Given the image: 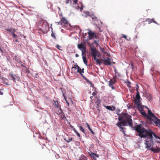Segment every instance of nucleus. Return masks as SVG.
Here are the masks:
<instances>
[{"label": "nucleus", "instance_id": "1", "mask_svg": "<svg viewBox=\"0 0 160 160\" xmlns=\"http://www.w3.org/2000/svg\"><path fill=\"white\" fill-rule=\"evenodd\" d=\"M133 130H135L138 133L137 135L141 137V138H146L148 136L149 138L150 143L153 145L154 141L153 137L155 133L150 129H146L143 128L141 124H137L133 127Z\"/></svg>", "mask_w": 160, "mask_h": 160}, {"label": "nucleus", "instance_id": "2", "mask_svg": "<svg viewBox=\"0 0 160 160\" xmlns=\"http://www.w3.org/2000/svg\"><path fill=\"white\" fill-rule=\"evenodd\" d=\"M147 122L150 124H152L154 126L160 127V119L156 116L152 117H148Z\"/></svg>", "mask_w": 160, "mask_h": 160}, {"label": "nucleus", "instance_id": "3", "mask_svg": "<svg viewBox=\"0 0 160 160\" xmlns=\"http://www.w3.org/2000/svg\"><path fill=\"white\" fill-rule=\"evenodd\" d=\"M131 118V116H130L127 118L124 119L122 122H120L121 124H122V126H128V125L132 127L133 123Z\"/></svg>", "mask_w": 160, "mask_h": 160}, {"label": "nucleus", "instance_id": "4", "mask_svg": "<svg viewBox=\"0 0 160 160\" xmlns=\"http://www.w3.org/2000/svg\"><path fill=\"white\" fill-rule=\"evenodd\" d=\"M8 78L10 80L13 81L15 82H16V81H19L20 80V78L19 76L12 74L9 75Z\"/></svg>", "mask_w": 160, "mask_h": 160}, {"label": "nucleus", "instance_id": "5", "mask_svg": "<svg viewBox=\"0 0 160 160\" xmlns=\"http://www.w3.org/2000/svg\"><path fill=\"white\" fill-rule=\"evenodd\" d=\"M91 54L92 56L93 59L97 58L96 53H98V51L94 45L90 46Z\"/></svg>", "mask_w": 160, "mask_h": 160}, {"label": "nucleus", "instance_id": "6", "mask_svg": "<svg viewBox=\"0 0 160 160\" xmlns=\"http://www.w3.org/2000/svg\"><path fill=\"white\" fill-rule=\"evenodd\" d=\"M78 48L81 51L82 56L83 55H86V47L82 44H78Z\"/></svg>", "mask_w": 160, "mask_h": 160}, {"label": "nucleus", "instance_id": "7", "mask_svg": "<svg viewBox=\"0 0 160 160\" xmlns=\"http://www.w3.org/2000/svg\"><path fill=\"white\" fill-rule=\"evenodd\" d=\"M101 60L103 61V63L105 65L112 66L113 65L111 62V59L110 58H108L107 59H101Z\"/></svg>", "mask_w": 160, "mask_h": 160}, {"label": "nucleus", "instance_id": "8", "mask_svg": "<svg viewBox=\"0 0 160 160\" xmlns=\"http://www.w3.org/2000/svg\"><path fill=\"white\" fill-rule=\"evenodd\" d=\"M137 108L140 113L143 116L146 118V113L145 112L143 109V108L141 105V106H137Z\"/></svg>", "mask_w": 160, "mask_h": 160}, {"label": "nucleus", "instance_id": "9", "mask_svg": "<svg viewBox=\"0 0 160 160\" xmlns=\"http://www.w3.org/2000/svg\"><path fill=\"white\" fill-rule=\"evenodd\" d=\"M141 97H136L135 100V104L137 106H141V103L140 101Z\"/></svg>", "mask_w": 160, "mask_h": 160}, {"label": "nucleus", "instance_id": "10", "mask_svg": "<svg viewBox=\"0 0 160 160\" xmlns=\"http://www.w3.org/2000/svg\"><path fill=\"white\" fill-rule=\"evenodd\" d=\"M116 80H115V78H114V79H112L110 80L109 82V85L110 87H111L112 89H114L115 87L113 86L114 83H115Z\"/></svg>", "mask_w": 160, "mask_h": 160}, {"label": "nucleus", "instance_id": "11", "mask_svg": "<svg viewBox=\"0 0 160 160\" xmlns=\"http://www.w3.org/2000/svg\"><path fill=\"white\" fill-rule=\"evenodd\" d=\"M101 101L100 99H98L95 102V104L96 105V107L97 108V109L98 111H100V107L101 105Z\"/></svg>", "mask_w": 160, "mask_h": 160}, {"label": "nucleus", "instance_id": "12", "mask_svg": "<svg viewBox=\"0 0 160 160\" xmlns=\"http://www.w3.org/2000/svg\"><path fill=\"white\" fill-rule=\"evenodd\" d=\"M90 156L95 160H97V159L99 158V155L93 152H91L89 153Z\"/></svg>", "mask_w": 160, "mask_h": 160}, {"label": "nucleus", "instance_id": "13", "mask_svg": "<svg viewBox=\"0 0 160 160\" xmlns=\"http://www.w3.org/2000/svg\"><path fill=\"white\" fill-rule=\"evenodd\" d=\"M148 115L146 114V118H148V117H152L156 116L149 109H148Z\"/></svg>", "mask_w": 160, "mask_h": 160}, {"label": "nucleus", "instance_id": "14", "mask_svg": "<svg viewBox=\"0 0 160 160\" xmlns=\"http://www.w3.org/2000/svg\"><path fill=\"white\" fill-rule=\"evenodd\" d=\"M145 148H147L148 149H149V148L151 147V146L152 145L151 143H149V141L147 140H145Z\"/></svg>", "mask_w": 160, "mask_h": 160}, {"label": "nucleus", "instance_id": "15", "mask_svg": "<svg viewBox=\"0 0 160 160\" xmlns=\"http://www.w3.org/2000/svg\"><path fill=\"white\" fill-rule=\"evenodd\" d=\"M117 126H118L120 129V131L121 132H123L124 131V129H125V128L123 127L122 124H121L120 122H118L116 124Z\"/></svg>", "mask_w": 160, "mask_h": 160}, {"label": "nucleus", "instance_id": "16", "mask_svg": "<svg viewBox=\"0 0 160 160\" xmlns=\"http://www.w3.org/2000/svg\"><path fill=\"white\" fill-rule=\"evenodd\" d=\"M105 107L107 109L112 111H114L115 110V107L113 106H105Z\"/></svg>", "mask_w": 160, "mask_h": 160}, {"label": "nucleus", "instance_id": "17", "mask_svg": "<svg viewBox=\"0 0 160 160\" xmlns=\"http://www.w3.org/2000/svg\"><path fill=\"white\" fill-rule=\"evenodd\" d=\"M63 20L61 22V24L62 25H65L68 24V21L65 19V18H62Z\"/></svg>", "mask_w": 160, "mask_h": 160}, {"label": "nucleus", "instance_id": "18", "mask_svg": "<svg viewBox=\"0 0 160 160\" xmlns=\"http://www.w3.org/2000/svg\"><path fill=\"white\" fill-rule=\"evenodd\" d=\"M88 30L89 31V32L88 33V36L92 37H94V35L95 33L91 30H89V29H88Z\"/></svg>", "mask_w": 160, "mask_h": 160}, {"label": "nucleus", "instance_id": "19", "mask_svg": "<svg viewBox=\"0 0 160 160\" xmlns=\"http://www.w3.org/2000/svg\"><path fill=\"white\" fill-rule=\"evenodd\" d=\"M122 116L124 118H128L130 115L128 114L127 113H122Z\"/></svg>", "mask_w": 160, "mask_h": 160}, {"label": "nucleus", "instance_id": "20", "mask_svg": "<svg viewBox=\"0 0 160 160\" xmlns=\"http://www.w3.org/2000/svg\"><path fill=\"white\" fill-rule=\"evenodd\" d=\"M82 58L84 63L86 65L88 66V61L86 57L82 56Z\"/></svg>", "mask_w": 160, "mask_h": 160}, {"label": "nucleus", "instance_id": "21", "mask_svg": "<svg viewBox=\"0 0 160 160\" xmlns=\"http://www.w3.org/2000/svg\"><path fill=\"white\" fill-rule=\"evenodd\" d=\"M124 83L127 84V85L129 88H131V82L129 81L127 79L126 81L124 82Z\"/></svg>", "mask_w": 160, "mask_h": 160}, {"label": "nucleus", "instance_id": "22", "mask_svg": "<svg viewBox=\"0 0 160 160\" xmlns=\"http://www.w3.org/2000/svg\"><path fill=\"white\" fill-rule=\"evenodd\" d=\"M86 124L87 125L88 128L89 130L91 131V132L93 134H95V132L93 131L92 130L90 127L88 123H86Z\"/></svg>", "mask_w": 160, "mask_h": 160}, {"label": "nucleus", "instance_id": "23", "mask_svg": "<svg viewBox=\"0 0 160 160\" xmlns=\"http://www.w3.org/2000/svg\"><path fill=\"white\" fill-rule=\"evenodd\" d=\"M94 60L96 61L97 64H98L100 65L102 63V62L98 59L97 58H94Z\"/></svg>", "mask_w": 160, "mask_h": 160}, {"label": "nucleus", "instance_id": "24", "mask_svg": "<svg viewBox=\"0 0 160 160\" xmlns=\"http://www.w3.org/2000/svg\"><path fill=\"white\" fill-rule=\"evenodd\" d=\"M160 151V148L156 146V148L154 149V153H158Z\"/></svg>", "mask_w": 160, "mask_h": 160}, {"label": "nucleus", "instance_id": "25", "mask_svg": "<svg viewBox=\"0 0 160 160\" xmlns=\"http://www.w3.org/2000/svg\"><path fill=\"white\" fill-rule=\"evenodd\" d=\"M54 102V104H55V108H58V107H59V106H60L59 105L58 102L57 100L56 101H53Z\"/></svg>", "mask_w": 160, "mask_h": 160}, {"label": "nucleus", "instance_id": "26", "mask_svg": "<svg viewBox=\"0 0 160 160\" xmlns=\"http://www.w3.org/2000/svg\"><path fill=\"white\" fill-rule=\"evenodd\" d=\"M58 114L61 115V114L63 113V111L62 110V109L61 106H59L58 107Z\"/></svg>", "mask_w": 160, "mask_h": 160}, {"label": "nucleus", "instance_id": "27", "mask_svg": "<svg viewBox=\"0 0 160 160\" xmlns=\"http://www.w3.org/2000/svg\"><path fill=\"white\" fill-rule=\"evenodd\" d=\"M78 127L80 128V130L82 131V132L84 133V134H86V133L85 132V131L83 128L81 126H79L78 125Z\"/></svg>", "mask_w": 160, "mask_h": 160}, {"label": "nucleus", "instance_id": "28", "mask_svg": "<svg viewBox=\"0 0 160 160\" xmlns=\"http://www.w3.org/2000/svg\"><path fill=\"white\" fill-rule=\"evenodd\" d=\"M146 21L148 22V23L149 24L151 22H154V18H152L151 19L148 18L146 20Z\"/></svg>", "mask_w": 160, "mask_h": 160}, {"label": "nucleus", "instance_id": "29", "mask_svg": "<svg viewBox=\"0 0 160 160\" xmlns=\"http://www.w3.org/2000/svg\"><path fill=\"white\" fill-rule=\"evenodd\" d=\"M124 119L120 115H118V120L119 121V122H121Z\"/></svg>", "mask_w": 160, "mask_h": 160}, {"label": "nucleus", "instance_id": "30", "mask_svg": "<svg viewBox=\"0 0 160 160\" xmlns=\"http://www.w3.org/2000/svg\"><path fill=\"white\" fill-rule=\"evenodd\" d=\"M74 132L77 135L78 137H80V134L78 133V132H77V131L76 130L75 128H73V130Z\"/></svg>", "mask_w": 160, "mask_h": 160}, {"label": "nucleus", "instance_id": "31", "mask_svg": "<svg viewBox=\"0 0 160 160\" xmlns=\"http://www.w3.org/2000/svg\"><path fill=\"white\" fill-rule=\"evenodd\" d=\"M99 49L100 50V51L104 53L105 54H106L107 52H105V50L104 48H102L99 45Z\"/></svg>", "mask_w": 160, "mask_h": 160}, {"label": "nucleus", "instance_id": "32", "mask_svg": "<svg viewBox=\"0 0 160 160\" xmlns=\"http://www.w3.org/2000/svg\"><path fill=\"white\" fill-rule=\"evenodd\" d=\"M11 33L13 36L12 38H18V36L14 32H11Z\"/></svg>", "mask_w": 160, "mask_h": 160}, {"label": "nucleus", "instance_id": "33", "mask_svg": "<svg viewBox=\"0 0 160 160\" xmlns=\"http://www.w3.org/2000/svg\"><path fill=\"white\" fill-rule=\"evenodd\" d=\"M122 36L125 39L127 40L128 41H129L130 39V38L129 37H128V38H127V36L126 35L122 34Z\"/></svg>", "mask_w": 160, "mask_h": 160}, {"label": "nucleus", "instance_id": "34", "mask_svg": "<svg viewBox=\"0 0 160 160\" xmlns=\"http://www.w3.org/2000/svg\"><path fill=\"white\" fill-rule=\"evenodd\" d=\"M52 28V33H51V36L52 37L54 38V39H55L56 38V37L55 35V34L52 31V27H51Z\"/></svg>", "mask_w": 160, "mask_h": 160}, {"label": "nucleus", "instance_id": "35", "mask_svg": "<svg viewBox=\"0 0 160 160\" xmlns=\"http://www.w3.org/2000/svg\"><path fill=\"white\" fill-rule=\"evenodd\" d=\"M92 18L93 20H95V19H97V17H96L94 14H92V15L90 16Z\"/></svg>", "mask_w": 160, "mask_h": 160}, {"label": "nucleus", "instance_id": "36", "mask_svg": "<svg viewBox=\"0 0 160 160\" xmlns=\"http://www.w3.org/2000/svg\"><path fill=\"white\" fill-rule=\"evenodd\" d=\"M99 42V38H98V41H97V40H94V42L96 44V46H97V47H98V46L99 47V45L98 44V42Z\"/></svg>", "mask_w": 160, "mask_h": 160}, {"label": "nucleus", "instance_id": "37", "mask_svg": "<svg viewBox=\"0 0 160 160\" xmlns=\"http://www.w3.org/2000/svg\"><path fill=\"white\" fill-rule=\"evenodd\" d=\"M77 72L78 73H79L80 71H81V68L78 66H77Z\"/></svg>", "mask_w": 160, "mask_h": 160}, {"label": "nucleus", "instance_id": "38", "mask_svg": "<svg viewBox=\"0 0 160 160\" xmlns=\"http://www.w3.org/2000/svg\"><path fill=\"white\" fill-rule=\"evenodd\" d=\"M56 47L57 48H58V49H59L60 50L62 51V49H61L60 48L61 47V46L59 45L58 44H57L56 46Z\"/></svg>", "mask_w": 160, "mask_h": 160}, {"label": "nucleus", "instance_id": "39", "mask_svg": "<svg viewBox=\"0 0 160 160\" xmlns=\"http://www.w3.org/2000/svg\"><path fill=\"white\" fill-rule=\"evenodd\" d=\"M115 112L116 114H117L118 115H120V111L119 109L116 110Z\"/></svg>", "mask_w": 160, "mask_h": 160}, {"label": "nucleus", "instance_id": "40", "mask_svg": "<svg viewBox=\"0 0 160 160\" xmlns=\"http://www.w3.org/2000/svg\"><path fill=\"white\" fill-rule=\"evenodd\" d=\"M136 91L137 92V93L136 95V97H140V93L138 89H137Z\"/></svg>", "mask_w": 160, "mask_h": 160}, {"label": "nucleus", "instance_id": "41", "mask_svg": "<svg viewBox=\"0 0 160 160\" xmlns=\"http://www.w3.org/2000/svg\"><path fill=\"white\" fill-rule=\"evenodd\" d=\"M86 13L87 14V15H85L84 16V17L85 18H87L88 16H90L91 15L89 14V12L88 11H86Z\"/></svg>", "mask_w": 160, "mask_h": 160}, {"label": "nucleus", "instance_id": "42", "mask_svg": "<svg viewBox=\"0 0 160 160\" xmlns=\"http://www.w3.org/2000/svg\"><path fill=\"white\" fill-rule=\"evenodd\" d=\"M127 106L128 107V108L131 109V108H134V107H132V106H131V105L128 104L127 105Z\"/></svg>", "mask_w": 160, "mask_h": 160}, {"label": "nucleus", "instance_id": "43", "mask_svg": "<svg viewBox=\"0 0 160 160\" xmlns=\"http://www.w3.org/2000/svg\"><path fill=\"white\" fill-rule=\"evenodd\" d=\"M80 75L84 79L86 80L88 79L82 73H80Z\"/></svg>", "mask_w": 160, "mask_h": 160}, {"label": "nucleus", "instance_id": "44", "mask_svg": "<svg viewBox=\"0 0 160 160\" xmlns=\"http://www.w3.org/2000/svg\"><path fill=\"white\" fill-rule=\"evenodd\" d=\"M154 137L156 139H158L160 140V137L158 136L155 133V134L154 135Z\"/></svg>", "mask_w": 160, "mask_h": 160}, {"label": "nucleus", "instance_id": "45", "mask_svg": "<svg viewBox=\"0 0 160 160\" xmlns=\"http://www.w3.org/2000/svg\"><path fill=\"white\" fill-rule=\"evenodd\" d=\"M75 144L77 146H79L80 145V142L78 141L75 142Z\"/></svg>", "mask_w": 160, "mask_h": 160}, {"label": "nucleus", "instance_id": "46", "mask_svg": "<svg viewBox=\"0 0 160 160\" xmlns=\"http://www.w3.org/2000/svg\"><path fill=\"white\" fill-rule=\"evenodd\" d=\"M148 150H151L154 153V148H153V147H150Z\"/></svg>", "mask_w": 160, "mask_h": 160}, {"label": "nucleus", "instance_id": "47", "mask_svg": "<svg viewBox=\"0 0 160 160\" xmlns=\"http://www.w3.org/2000/svg\"><path fill=\"white\" fill-rule=\"evenodd\" d=\"M97 56L98 57H100L101 56V54L98 51V53H96Z\"/></svg>", "mask_w": 160, "mask_h": 160}, {"label": "nucleus", "instance_id": "48", "mask_svg": "<svg viewBox=\"0 0 160 160\" xmlns=\"http://www.w3.org/2000/svg\"><path fill=\"white\" fill-rule=\"evenodd\" d=\"M72 138H69L68 140H67V142H68V143H69V142H70L72 141Z\"/></svg>", "mask_w": 160, "mask_h": 160}, {"label": "nucleus", "instance_id": "49", "mask_svg": "<svg viewBox=\"0 0 160 160\" xmlns=\"http://www.w3.org/2000/svg\"><path fill=\"white\" fill-rule=\"evenodd\" d=\"M77 66H78V65H77V63H75V64H74V66H73L72 67V68H77Z\"/></svg>", "mask_w": 160, "mask_h": 160}, {"label": "nucleus", "instance_id": "50", "mask_svg": "<svg viewBox=\"0 0 160 160\" xmlns=\"http://www.w3.org/2000/svg\"><path fill=\"white\" fill-rule=\"evenodd\" d=\"M69 127L71 128H72V130H73V128H74V127L72 126V125H71L70 123V122H69Z\"/></svg>", "mask_w": 160, "mask_h": 160}, {"label": "nucleus", "instance_id": "51", "mask_svg": "<svg viewBox=\"0 0 160 160\" xmlns=\"http://www.w3.org/2000/svg\"><path fill=\"white\" fill-rule=\"evenodd\" d=\"M84 68H82V69H81V71H80V72L79 73L80 74V73L82 74V73H83L84 72Z\"/></svg>", "mask_w": 160, "mask_h": 160}, {"label": "nucleus", "instance_id": "52", "mask_svg": "<svg viewBox=\"0 0 160 160\" xmlns=\"http://www.w3.org/2000/svg\"><path fill=\"white\" fill-rule=\"evenodd\" d=\"M87 83H88V84H90L92 82L88 79H87L86 80Z\"/></svg>", "mask_w": 160, "mask_h": 160}, {"label": "nucleus", "instance_id": "53", "mask_svg": "<svg viewBox=\"0 0 160 160\" xmlns=\"http://www.w3.org/2000/svg\"><path fill=\"white\" fill-rule=\"evenodd\" d=\"M69 2H71V0H67L65 2V3L66 4H67Z\"/></svg>", "mask_w": 160, "mask_h": 160}, {"label": "nucleus", "instance_id": "54", "mask_svg": "<svg viewBox=\"0 0 160 160\" xmlns=\"http://www.w3.org/2000/svg\"><path fill=\"white\" fill-rule=\"evenodd\" d=\"M15 61L18 62H19V61H20V60L17 57H15Z\"/></svg>", "mask_w": 160, "mask_h": 160}, {"label": "nucleus", "instance_id": "55", "mask_svg": "<svg viewBox=\"0 0 160 160\" xmlns=\"http://www.w3.org/2000/svg\"><path fill=\"white\" fill-rule=\"evenodd\" d=\"M88 39H89V40L92 39V37L88 36V38H87V39L86 40V41H87Z\"/></svg>", "mask_w": 160, "mask_h": 160}, {"label": "nucleus", "instance_id": "56", "mask_svg": "<svg viewBox=\"0 0 160 160\" xmlns=\"http://www.w3.org/2000/svg\"><path fill=\"white\" fill-rule=\"evenodd\" d=\"M21 66L22 67H23L25 69H27V67H26L24 65L22 64H21Z\"/></svg>", "mask_w": 160, "mask_h": 160}, {"label": "nucleus", "instance_id": "57", "mask_svg": "<svg viewBox=\"0 0 160 160\" xmlns=\"http://www.w3.org/2000/svg\"><path fill=\"white\" fill-rule=\"evenodd\" d=\"M134 68V65H133V64H131V68L133 70V68Z\"/></svg>", "mask_w": 160, "mask_h": 160}, {"label": "nucleus", "instance_id": "58", "mask_svg": "<svg viewBox=\"0 0 160 160\" xmlns=\"http://www.w3.org/2000/svg\"><path fill=\"white\" fill-rule=\"evenodd\" d=\"M6 30L7 31H8L9 32H12V31H11V29H9V28H8V29H6Z\"/></svg>", "mask_w": 160, "mask_h": 160}, {"label": "nucleus", "instance_id": "59", "mask_svg": "<svg viewBox=\"0 0 160 160\" xmlns=\"http://www.w3.org/2000/svg\"><path fill=\"white\" fill-rule=\"evenodd\" d=\"M26 73H27L28 74L30 73V71L29 70L27 69H26Z\"/></svg>", "mask_w": 160, "mask_h": 160}, {"label": "nucleus", "instance_id": "60", "mask_svg": "<svg viewBox=\"0 0 160 160\" xmlns=\"http://www.w3.org/2000/svg\"><path fill=\"white\" fill-rule=\"evenodd\" d=\"M96 95V93L95 92H93L92 93V95L93 96H94Z\"/></svg>", "mask_w": 160, "mask_h": 160}, {"label": "nucleus", "instance_id": "61", "mask_svg": "<svg viewBox=\"0 0 160 160\" xmlns=\"http://www.w3.org/2000/svg\"><path fill=\"white\" fill-rule=\"evenodd\" d=\"M90 87H92V88L93 87L94 85H93V84L92 83V82H91V83H90Z\"/></svg>", "mask_w": 160, "mask_h": 160}, {"label": "nucleus", "instance_id": "62", "mask_svg": "<svg viewBox=\"0 0 160 160\" xmlns=\"http://www.w3.org/2000/svg\"><path fill=\"white\" fill-rule=\"evenodd\" d=\"M65 101H66L68 106L69 104V102L67 101V99H66V100H65Z\"/></svg>", "mask_w": 160, "mask_h": 160}, {"label": "nucleus", "instance_id": "63", "mask_svg": "<svg viewBox=\"0 0 160 160\" xmlns=\"http://www.w3.org/2000/svg\"><path fill=\"white\" fill-rule=\"evenodd\" d=\"M94 37H95L96 38H97L98 37L96 34L95 33V34L94 35Z\"/></svg>", "mask_w": 160, "mask_h": 160}, {"label": "nucleus", "instance_id": "64", "mask_svg": "<svg viewBox=\"0 0 160 160\" xmlns=\"http://www.w3.org/2000/svg\"><path fill=\"white\" fill-rule=\"evenodd\" d=\"M55 157L56 158H59V155L58 154H56L55 155Z\"/></svg>", "mask_w": 160, "mask_h": 160}]
</instances>
